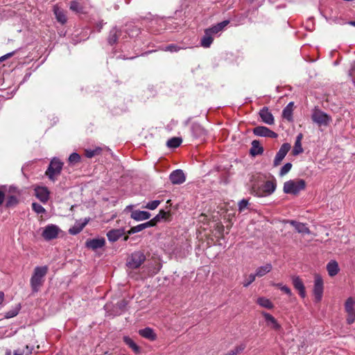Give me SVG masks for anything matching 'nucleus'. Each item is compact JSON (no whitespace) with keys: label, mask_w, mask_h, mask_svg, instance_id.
<instances>
[{"label":"nucleus","mask_w":355,"mask_h":355,"mask_svg":"<svg viewBox=\"0 0 355 355\" xmlns=\"http://www.w3.org/2000/svg\"><path fill=\"white\" fill-rule=\"evenodd\" d=\"M277 188V182L275 179L267 180L263 183L253 184L252 186L251 193L257 197H267L272 194Z\"/></svg>","instance_id":"f257e3e1"},{"label":"nucleus","mask_w":355,"mask_h":355,"mask_svg":"<svg viewBox=\"0 0 355 355\" xmlns=\"http://www.w3.org/2000/svg\"><path fill=\"white\" fill-rule=\"evenodd\" d=\"M49 268L46 266H37L30 280L31 286L33 293H37L44 282V277L47 274Z\"/></svg>","instance_id":"f03ea898"},{"label":"nucleus","mask_w":355,"mask_h":355,"mask_svg":"<svg viewBox=\"0 0 355 355\" xmlns=\"http://www.w3.org/2000/svg\"><path fill=\"white\" fill-rule=\"evenodd\" d=\"M306 187V182L302 179H294L284 183L283 191L286 194L296 196Z\"/></svg>","instance_id":"7ed1b4c3"},{"label":"nucleus","mask_w":355,"mask_h":355,"mask_svg":"<svg viewBox=\"0 0 355 355\" xmlns=\"http://www.w3.org/2000/svg\"><path fill=\"white\" fill-rule=\"evenodd\" d=\"M63 163L58 158L54 157L50 162V164L46 171V175L53 182H55L57 177L60 174Z\"/></svg>","instance_id":"20e7f679"},{"label":"nucleus","mask_w":355,"mask_h":355,"mask_svg":"<svg viewBox=\"0 0 355 355\" xmlns=\"http://www.w3.org/2000/svg\"><path fill=\"white\" fill-rule=\"evenodd\" d=\"M311 119L319 126H327L332 121L331 116L317 109L313 112Z\"/></svg>","instance_id":"39448f33"},{"label":"nucleus","mask_w":355,"mask_h":355,"mask_svg":"<svg viewBox=\"0 0 355 355\" xmlns=\"http://www.w3.org/2000/svg\"><path fill=\"white\" fill-rule=\"evenodd\" d=\"M145 259L146 257L143 252H135L131 254L128 266L130 268H137L144 263Z\"/></svg>","instance_id":"423d86ee"},{"label":"nucleus","mask_w":355,"mask_h":355,"mask_svg":"<svg viewBox=\"0 0 355 355\" xmlns=\"http://www.w3.org/2000/svg\"><path fill=\"white\" fill-rule=\"evenodd\" d=\"M313 294L315 301L319 302L321 301L323 294V280L320 275H315L314 279Z\"/></svg>","instance_id":"0eeeda50"},{"label":"nucleus","mask_w":355,"mask_h":355,"mask_svg":"<svg viewBox=\"0 0 355 355\" xmlns=\"http://www.w3.org/2000/svg\"><path fill=\"white\" fill-rule=\"evenodd\" d=\"M60 230L55 225H46L42 232V236L46 241H50L57 238Z\"/></svg>","instance_id":"6e6552de"},{"label":"nucleus","mask_w":355,"mask_h":355,"mask_svg":"<svg viewBox=\"0 0 355 355\" xmlns=\"http://www.w3.org/2000/svg\"><path fill=\"white\" fill-rule=\"evenodd\" d=\"M354 301L352 297H349L345 304V311L347 313V321L351 324L355 321V309L354 307Z\"/></svg>","instance_id":"1a4fd4ad"},{"label":"nucleus","mask_w":355,"mask_h":355,"mask_svg":"<svg viewBox=\"0 0 355 355\" xmlns=\"http://www.w3.org/2000/svg\"><path fill=\"white\" fill-rule=\"evenodd\" d=\"M291 149V145L288 143H285L282 145L279 150L277 153L274 162H273V166L275 167H277L280 164L282 161L284 159V158L286 157V154Z\"/></svg>","instance_id":"9d476101"},{"label":"nucleus","mask_w":355,"mask_h":355,"mask_svg":"<svg viewBox=\"0 0 355 355\" xmlns=\"http://www.w3.org/2000/svg\"><path fill=\"white\" fill-rule=\"evenodd\" d=\"M253 133L259 137H266L270 138H277V134L267 127L257 126L253 129Z\"/></svg>","instance_id":"9b49d317"},{"label":"nucleus","mask_w":355,"mask_h":355,"mask_svg":"<svg viewBox=\"0 0 355 355\" xmlns=\"http://www.w3.org/2000/svg\"><path fill=\"white\" fill-rule=\"evenodd\" d=\"M169 179L173 184H181L185 182L186 177L182 170L176 169L170 174Z\"/></svg>","instance_id":"f8f14e48"},{"label":"nucleus","mask_w":355,"mask_h":355,"mask_svg":"<svg viewBox=\"0 0 355 355\" xmlns=\"http://www.w3.org/2000/svg\"><path fill=\"white\" fill-rule=\"evenodd\" d=\"M49 193V191L46 187H37L35 189V196L43 203L48 201Z\"/></svg>","instance_id":"ddd939ff"},{"label":"nucleus","mask_w":355,"mask_h":355,"mask_svg":"<svg viewBox=\"0 0 355 355\" xmlns=\"http://www.w3.org/2000/svg\"><path fill=\"white\" fill-rule=\"evenodd\" d=\"M262 315L265 318L267 326L275 331H280L282 329L281 325L271 314L263 312Z\"/></svg>","instance_id":"4468645a"},{"label":"nucleus","mask_w":355,"mask_h":355,"mask_svg":"<svg viewBox=\"0 0 355 355\" xmlns=\"http://www.w3.org/2000/svg\"><path fill=\"white\" fill-rule=\"evenodd\" d=\"M105 243V240L103 238L101 239H93L90 240H87L85 243V245L87 248L92 249L93 250H96L98 248H101L104 246Z\"/></svg>","instance_id":"2eb2a0df"},{"label":"nucleus","mask_w":355,"mask_h":355,"mask_svg":"<svg viewBox=\"0 0 355 355\" xmlns=\"http://www.w3.org/2000/svg\"><path fill=\"white\" fill-rule=\"evenodd\" d=\"M292 282L295 288L299 291L300 295L304 298L306 296L305 287L301 279L297 276H294L292 277Z\"/></svg>","instance_id":"dca6fc26"},{"label":"nucleus","mask_w":355,"mask_h":355,"mask_svg":"<svg viewBox=\"0 0 355 355\" xmlns=\"http://www.w3.org/2000/svg\"><path fill=\"white\" fill-rule=\"evenodd\" d=\"M53 13L58 22L64 24L67 21V17L64 10L60 8L58 5L53 6Z\"/></svg>","instance_id":"f3484780"},{"label":"nucleus","mask_w":355,"mask_h":355,"mask_svg":"<svg viewBox=\"0 0 355 355\" xmlns=\"http://www.w3.org/2000/svg\"><path fill=\"white\" fill-rule=\"evenodd\" d=\"M261 120L266 124L272 125L274 123V117L267 107H263L259 112Z\"/></svg>","instance_id":"a211bd4d"},{"label":"nucleus","mask_w":355,"mask_h":355,"mask_svg":"<svg viewBox=\"0 0 355 355\" xmlns=\"http://www.w3.org/2000/svg\"><path fill=\"white\" fill-rule=\"evenodd\" d=\"M150 214L146 211L134 210L131 213V218L137 221L144 220L150 218Z\"/></svg>","instance_id":"6ab92c4d"},{"label":"nucleus","mask_w":355,"mask_h":355,"mask_svg":"<svg viewBox=\"0 0 355 355\" xmlns=\"http://www.w3.org/2000/svg\"><path fill=\"white\" fill-rule=\"evenodd\" d=\"M288 223L293 225L295 230L299 233L304 234H309L311 233L305 223L297 222L295 220H289Z\"/></svg>","instance_id":"aec40b11"},{"label":"nucleus","mask_w":355,"mask_h":355,"mask_svg":"<svg viewBox=\"0 0 355 355\" xmlns=\"http://www.w3.org/2000/svg\"><path fill=\"white\" fill-rule=\"evenodd\" d=\"M229 20H225L220 23H218L213 26L211 28H207L205 31L214 36V35H216L222 31L224 29V28L229 24Z\"/></svg>","instance_id":"412c9836"},{"label":"nucleus","mask_w":355,"mask_h":355,"mask_svg":"<svg viewBox=\"0 0 355 355\" xmlns=\"http://www.w3.org/2000/svg\"><path fill=\"white\" fill-rule=\"evenodd\" d=\"M139 334L144 338L154 341L157 339V335L153 329L150 327H146L139 330Z\"/></svg>","instance_id":"4be33fe9"},{"label":"nucleus","mask_w":355,"mask_h":355,"mask_svg":"<svg viewBox=\"0 0 355 355\" xmlns=\"http://www.w3.org/2000/svg\"><path fill=\"white\" fill-rule=\"evenodd\" d=\"M272 269V266L271 263H266L263 266L258 267L255 270V276L257 277H261L269 273Z\"/></svg>","instance_id":"5701e85b"},{"label":"nucleus","mask_w":355,"mask_h":355,"mask_svg":"<svg viewBox=\"0 0 355 355\" xmlns=\"http://www.w3.org/2000/svg\"><path fill=\"white\" fill-rule=\"evenodd\" d=\"M124 234L123 229L112 230L107 233V239L111 242L116 241Z\"/></svg>","instance_id":"b1692460"},{"label":"nucleus","mask_w":355,"mask_h":355,"mask_svg":"<svg viewBox=\"0 0 355 355\" xmlns=\"http://www.w3.org/2000/svg\"><path fill=\"white\" fill-rule=\"evenodd\" d=\"M263 153V148L261 146L258 140H254L252 142V147L250 153L252 156L254 157L261 155Z\"/></svg>","instance_id":"393cba45"},{"label":"nucleus","mask_w":355,"mask_h":355,"mask_svg":"<svg viewBox=\"0 0 355 355\" xmlns=\"http://www.w3.org/2000/svg\"><path fill=\"white\" fill-rule=\"evenodd\" d=\"M153 222L149 220V221L146 222L144 223H141V224H139L138 225L132 227L130 229V230L128 232V234H133L142 231L143 230H144V229H146L147 227H153Z\"/></svg>","instance_id":"a878e982"},{"label":"nucleus","mask_w":355,"mask_h":355,"mask_svg":"<svg viewBox=\"0 0 355 355\" xmlns=\"http://www.w3.org/2000/svg\"><path fill=\"white\" fill-rule=\"evenodd\" d=\"M328 274L331 277H334L339 272V266L337 261L334 260L330 261L327 265Z\"/></svg>","instance_id":"bb28decb"},{"label":"nucleus","mask_w":355,"mask_h":355,"mask_svg":"<svg viewBox=\"0 0 355 355\" xmlns=\"http://www.w3.org/2000/svg\"><path fill=\"white\" fill-rule=\"evenodd\" d=\"M303 138V135L302 133H300L297 137L295 142V145L293 150V154L294 155H299L303 152V148L302 147V139Z\"/></svg>","instance_id":"cd10ccee"},{"label":"nucleus","mask_w":355,"mask_h":355,"mask_svg":"<svg viewBox=\"0 0 355 355\" xmlns=\"http://www.w3.org/2000/svg\"><path fill=\"white\" fill-rule=\"evenodd\" d=\"M214 41L213 35L205 31V35L201 39L200 44L204 48H209Z\"/></svg>","instance_id":"c85d7f7f"},{"label":"nucleus","mask_w":355,"mask_h":355,"mask_svg":"<svg viewBox=\"0 0 355 355\" xmlns=\"http://www.w3.org/2000/svg\"><path fill=\"white\" fill-rule=\"evenodd\" d=\"M123 341L135 354L141 352V348L129 336H124Z\"/></svg>","instance_id":"c756f323"},{"label":"nucleus","mask_w":355,"mask_h":355,"mask_svg":"<svg viewBox=\"0 0 355 355\" xmlns=\"http://www.w3.org/2000/svg\"><path fill=\"white\" fill-rule=\"evenodd\" d=\"M293 103H289L283 110L282 116L288 121H293Z\"/></svg>","instance_id":"7c9ffc66"},{"label":"nucleus","mask_w":355,"mask_h":355,"mask_svg":"<svg viewBox=\"0 0 355 355\" xmlns=\"http://www.w3.org/2000/svg\"><path fill=\"white\" fill-rule=\"evenodd\" d=\"M69 8L73 12L82 13L83 12L84 6L80 1L74 0L71 2Z\"/></svg>","instance_id":"2f4dec72"},{"label":"nucleus","mask_w":355,"mask_h":355,"mask_svg":"<svg viewBox=\"0 0 355 355\" xmlns=\"http://www.w3.org/2000/svg\"><path fill=\"white\" fill-rule=\"evenodd\" d=\"M257 303L259 306L268 309H272L274 306L273 304L270 302V300L263 297H259L257 300Z\"/></svg>","instance_id":"473e14b6"},{"label":"nucleus","mask_w":355,"mask_h":355,"mask_svg":"<svg viewBox=\"0 0 355 355\" xmlns=\"http://www.w3.org/2000/svg\"><path fill=\"white\" fill-rule=\"evenodd\" d=\"M191 131L193 135L196 137L202 136L205 134V130L199 124L194 123L192 125Z\"/></svg>","instance_id":"72a5a7b5"},{"label":"nucleus","mask_w":355,"mask_h":355,"mask_svg":"<svg viewBox=\"0 0 355 355\" xmlns=\"http://www.w3.org/2000/svg\"><path fill=\"white\" fill-rule=\"evenodd\" d=\"M119 35V31L116 28H112L110 32V35L108 37V42L110 44H114L118 40Z\"/></svg>","instance_id":"f704fd0d"},{"label":"nucleus","mask_w":355,"mask_h":355,"mask_svg":"<svg viewBox=\"0 0 355 355\" xmlns=\"http://www.w3.org/2000/svg\"><path fill=\"white\" fill-rule=\"evenodd\" d=\"M87 221L82 223H78L73 225L72 227H71L69 230V233L72 235H76L80 232L84 228V227L87 224Z\"/></svg>","instance_id":"c9c22d12"},{"label":"nucleus","mask_w":355,"mask_h":355,"mask_svg":"<svg viewBox=\"0 0 355 355\" xmlns=\"http://www.w3.org/2000/svg\"><path fill=\"white\" fill-rule=\"evenodd\" d=\"M182 141V139L180 137H173L168 140L166 144L168 148H175L178 147L181 144Z\"/></svg>","instance_id":"e433bc0d"},{"label":"nucleus","mask_w":355,"mask_h":355,"mask_svg":"<svg viewBox=\"0 0 355 355\" xmlns=\"http://www.w3.org/2000/svg\"><path fill=\"white\" fill-rule=\"evenodd\" d=\"M101 151V148H96L94 149H86L85 150V156L88 158H92L95 155H98Z\"/></svg>","instance_id":"4c0bfd02"},{"label":"nucleus","mask_w":355,"mask_h":355,"mask_svg":"<svg viewBox=\"0 0 355 355\" xmlns=\"http://www.w3.org/2000/svg\"><path fill=\"white\" fill-rule=\"evenodd\" d=\"M167 215V212L164 211V210H160L159 214L150 221L153 222V226H155L157 222L160 221L161 219L166 218Z\"/></svg>","instance_id":"58836bf2"},{"label":"nucleus","mask_w":355,"mask_h":355,"mask_svg":"<svg viewBox=\"0 0 355 355\" xmlns=\"http://www.w3.org/2000/svg\"><path fill=\"white\" fill-rule=\"evenodd\" d=\"M32 208L37 214H44L46 212V209L41 205L37 202L32 203Z\"/></svg>","instance_id":"ea45409f"},{"label":"nucleus","mask_w":355,"mask_h":355,"mask_svg":"<svg viewBox=\"0 0 355 355\" xmlns=\"http://www.w3.org/2000/svg\"><path fill=\"white\" fill-rule=\"evenodd\" d=\"M160 202H161L159 200H158L150 201V202H148L144 207V208H146V209H150V210H154V209H155L159 205Z\"/></svg>","instance_id":"a19ab883"},{"label":"nucleus","mask_w":355,"mask_h":355,"mask_svg":"<svg viewBox=\"0 0 355 355\" xmlns=\"http://www.w3.org/2000/svg\"><path fill=\"white\" fill-rule=\"evenodd\" d=\"M291 168L292 164L291 163L285 164L280 169L279 175L282 177L291 171Z\"/></svg>","instance_id":"79ce46f5"},{"label":"nucleus","mask_w":355,"mask_h":355,"mask_svg":"<svg viewBox=\"0 0 355 355\" xmlns=\"http://www.w3.org/2000/svg\"><path fill=\"white\" fill-rule=\"evenodd\" d=\"M257 276H255L254 273L250 274L247 278H245L243 282V285L244 287H248L256 279Z\"/></svg>","instance_id":"37998d69"},{"label":"nucleus","mask_w":355,"mask_h":355,"mask_svg":"<svg viewBox=\"0 0 355 355\" xmlns=\"http://www.w3.org/2000/svg\"><path fill=\"white\" fill-rule=\"evenodd\" d=\"M80 160V156L76 153H71L69 157V162L72 164L78 163Z\"/></svg>","instance_id":"c03bdc74"},{"label":"nucleus","mask_w":355,"mask_h":355,"mask_svg":"<svg viewBox=\"0 0 355 355\" xmlns=\"http://www.w3.org/2000/svg\"><path fill=\"white\" fill-rule=\"evenodd\" d=\"M180 49V47L177 46L176 44H171L169 45H167L164 47V50L165 51H170V52H177Z\"/></svg>","instance_id":"a18cd8bd"},{"label":"nucleus","mask_w":355,"mask_h":355,"mask_svg":"<svg viewBox=\"0 0 355 355\" xmlns=\"http://www.w3.org/2000/svg\"><path fill=\"white\" fill-rule=\"evenodd\" d=\"M248 200L246 199H243L239 202V211L240 212L243 211L245 208H247L248 205Z\"/></svg>","instance_id":"49530a36"},{"label":"nucleus","mask_w":355,"mask_h":355,"mask_svg":"<svg viewBox=\"0 0 355 355\" xmlns=\"http://www.w3.org/2000/svg\"><path fill=\"white\" fill-rule=\"evenodd\" d=\"M246 345L244 343L240 344L239 345H237L233 349V351L236 354V355L241 353L245 348Z\"/></svg>","instance_id":"de8ad7c7"},{"label":"nucleus","mask_w":355,"mask_h":355,"mask_svg":"<svg viewBox=\"0 0 355 355\" xmlns=\"http://www.w3.org/2000/svg\"><path fill=\"white\" fill-rule=\"evenodd\" d=\"M349 75L352 78L353 83L355 85V62L352 65V68L349 70Z\"/></svg>","instance_id":"09e8293b"},{"label":"nucleus","mask_w":355,"mask_h":355,"mask_svg":"<svg viewBox=\"0 0 355 355\" xmlns=\"http://www.w3.org/2000/svg\"><path fill=\"white\" fill-rule=\"evenodd\" d=\"M18 314V310L15 309L7 312L5 315L6 318H11L16 316Z\"/></svg>","instance_id":"8fccbe9b"},{"label":"nucleus","mask_w":355,"mask_h":355,"mask_svg":"<svg viewBox=\"0 0 355 355\" xmlns=\"http://www.w3.org/2000/svg\"><path fill=\"white\" fill-rule=\"evenodd\" d=\"M17 203V199L15 196H10L7 201V206H12Z\"/></svg>","instance_id":"3c124183"},{"label":"nucleus","mask_w":355,"mask_h":355,"mask_svg":"<svg viewBox=\"0 0 355 355\" xmlns=\"http://www.w3.org/2000/svg\"><path fill=\"white\" fill-rule=\"evenodd\" d=\"M280 290L285 293L288 296H291L292 295L291 290L287 286H281Z\"/></svg>","instance_id":"603ef678"},{"label":"nucleus","mask_w":355,"mask_h":355,"mask_svg":"<svg viewBox=\"0 0 355 355\" xmlns=\"http://www.w3.org/2000/svg\"><path fill=\"white\" fill-rule=\"evenodd\" d=\"M15 51H12V52L8 53L4 55H2L1 57H0V62H3L6 60L11 58L12 55H15Z\"/></svg>","instance_id":"864d4df0"},{"label":"nucleus","mask_w":355,"mask_h":355,"mask_svg":"<svg viewBox=\"0 0 355 355\" xmlns=\"http://www.w3.org/2000/svg\"><path fill=\"white\" fill-rule=\"evenodd\" d=\"M4 198H5V193L2 191L0 190V206L3 202Z\"/></svg>","instance_id":"5fc2aeb1"},{"label":"nucleus","mask_w":355,"mask_h":355,"mask_svg":"<svg viewBox=\"0 0 355 355\" xmlns=\"http://www.w3.org/2000/svg\"><path fill=\"white\" fill-rule=\"evenodd\" d=\"M4 300V293L3 292H0V305L3 303Z\"/></svg>","instance_id":"6e6d98bb"},{"label":"nucleus","mask_w":355,"mask_h":355,"mask_svg":"<svg viewBox=\"0 0 355 355\" xmlns=\"http://www.w3.org/2000/svg\"><path fill=\"white\" fill-rule=\"evenodd\" d=\"M225 355H236V354L234 353L233 349H232V350L229 351L228 352H227Z\"/></svg>","instance_id":"4d7b16f0"},{"label":"nucleus","mask_w":355,"mask_h":355,"mask_svg":"<svg viewBox=\"0 0 355 355\" xmlns=\"http://www.w3.org/2000/svg\"><path fill=\"white\" fill-rule=\"evenodd\" d=\"M272 285L276 287H278L279 289H280L281 286H284L282 284H280V283L273 284Z\"/></svg>","instance_id":"13d9d810"},{"label":"nucleus","mask_w":355,"mask_h":355,"mask_svg":"<svg viewBox=\"0 0 355 355\" xmlns=\"http://www.w3.org/2000/svg\"><path fill=\"white\" fill-rule=\"evenodd\" d=\"M349 24L355 26V21H349Z\"/></svg>","instance_id":"bf43d9fd"},{"label":"nucleus","mask_w":355,"mask_h":355,"mask_svg":"<svg viewBox=\"0 0 355 355\" xmlns=\"http://www.w3.org/2000/svg\"><path fill=\"white\" fill-rule=\"evenodd\" d=\"M13 355H23L22 353H19L17 352H15Z\"/></svg>","instance_id":"052dcab7"}]
</instances>
